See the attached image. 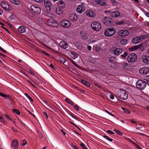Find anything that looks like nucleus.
<instances>
[{"label":"nucleus","mask_w":149,"mask_h":149,"mask_svg":"<svg viewBox=\"0 0 149 149\" xmlns=\"http://www.w3.org/2000/svg\"><path fill=\"white\" fill-rule=\"evenodd\" d=\"M1 5L2 7L5 9V8H6V7H7L9 4L7 2L2 1L1 3Z\"/></svg>","instance_id":"nucleus-23"},{"label":"nucleus","mask_w":149,"mask_h":149,"mask_svg":"<svg viewBox=\"0 0 149 149\" xmlns=\"http://www.w3.org/2000/svg\"><path fill=\"white\" fill-rule=\"evenodd\" d=\"M38 134L40 138L42 139V133L40 132H38Z\"/></svg>","instance_id":"nucleus-53"},{"label":"nucleus","mask_w":149,"mask_h":149,"mask_svg":"<svg viewBox=\"0 0 149 149\" xmlns=\"http://www.w3.org/2000/svg\"><path fill=\"white\" fill-rule=\"evenodd\" d=\"M127 42V40L126 39H123L120 41V44L122 45H125Z\"/></svg>","instance_id":"nucleus-31"},{"label":"nucleus","mask_w":149,"mask_h":149,"mask_svg":"<svg viewBox=\"0 0 149 149\" xmlns=\"http://www.w3.org/2000/svg\"><path fill=\"white\" fill-rule=\"evenodd\" d=\"M59 45L61 47L64 49L68 47L67 43L64 41H62L60 42L59 44Z\"/></svg>","instance_id":"nucleus-20"},{"label":"nucleus","mask_w":149,"mask_h":149,"mask_svg":"<svg viewBox=\"0 0 149 149\" xmlns=\"http://www.w3.org/2000/svg\"><path fill=\"white\" fill-rule=\"evenodd\" d=\"M65 5L63 3V1H60L58 5Z\"/></svg>","instance_id":"nucleus-60"},{"label":"nucleus","mask_w":149,"mask_h":149,"mask_svg":"<svg viewBox=\"0 0 149 149\" xmlns=\"http://www.w3.org/2000/svg\"><path fill=\"white\" fill-rule=\"evenodd\" d=\"M118 96L121 99L125 100L128 97V95L125 90L120 89L118 93Z\"/></svg>","instance_id":"nucleus-2"},{"label":"nucleus","mask_w":149,"mask_h":149,"mask_svg":"<svg viewBox=\"0 0 149 149\" xmlns=\"http://www.w3.org/2000/svg\"><path fill=\"white\" fill-rule=\"evenodd\" d=\"M74 107L78 111L79 109V107L77 105H74Z\"/></svg>","instance_id":"nucleus-51"},{"label":"nucleus","mask_w":149,"mask_h":149,"mask_svg":"<svg viewBox=\"0 0 149 149\" xmlns=\"http://www.w3.org/2000/svg\"><path fill=\"white\" fill-rule=\"evenodd\" d=\"M109 13H110V16L115 18L118 17L120 15V13L118 11H114L110 12V11H109Z\"/></svg>","instance_id":"nucleus-11"},{"label":"nucleus","mask_w":149,"mask_h":149,"mask_svg":"<svg viewBox=\"0 0 149 149\" xmlns=\"http://www.w3.org/2000/svg\"><path fill=\"white\" fill-rule=\"evenodd\" d=\"M123 51V49L119 48H117L114 49L113 51L114 55L118 56Z\"/></svg>","instance_id":"nucleus-15"},{"label":"nucleus","mask_w":149,"mask_h":149,"mask_svg":"<svg viewBox=\"0 0 149 149\" xmlns=\"http://www.w3.org/2000/svg\"><path fill=\"white\" fill-rule=\"evenodd\" d=\"M116 30L113 27H111L106 29L104 34L106 36L110 37L113 36Z\"/></svg>","instance_id":"nucleus-4"},{"label":"nucleus","mask_w":149,"mask_h":149,"mask_svg":"<svg viewBox=\"0 0 149 149\" xmlns=\"http://www.w3.org/2000/svg\"><path fill=\"white\" fill-rule=\"evenodd\" d=\"M85 10V7L83 4H81L78 6L76 9V11L79 13H82Z\"/></svg>","instance_id":"nucleus-13"},{"label":"nucleus","mask_w":149,"mask_h":149,"mask_svg":"<svg viewBox=\"0 0 149 149\" xmlns=\"http://www.w3.org/2000/svg\"><path fill=\"white\" fill-rule=\"evenodd\" d=\"M60 24L63 27L67 28L70 26L71 24L70 22L69 21L64 20L60 22Z\"/></svg>","instance_id":"nucleus-9"},{"label":"nucleus","mask_w":149,"mask_h":149,"mask_svg":"<svg viewBox=\"0 0 149 149\" xmlns=\"http://www.w3.org/2000/svg\"><path fill=\"white\" fill-rule=\"evenodd\" d=\"M29 72L31 74L33 75H34L35 74L31 70H29Z\"/></svg>","instance_id":"nucleus-64"},{"label":"nucleus","mask_w":149,"mask_h":149,"mask_svg":"<svg viewBox=\"0 0 149 149\" xmlns=\"http://www.w3.org/2000/svg\"><path fill=\"white\" fill-rule=\"evenodd\" d=\"M135 47L136 48V49H140L142 51H143L144 49L143 45L142 44H140L137 45H135Z\"/></svg>","instance_id":"nucleus-25"},{"label":"nucleus","mask_w":149,"mask_h":149,"mask_svg":"<svg viewBox=\"0 0 149 149\" xmlns=\"http://www.w3.org/2000/svg\"><path fill=\"white\" fill-rule=\"evenodd\" d=\"M11 146L14 149H18V141L15 139L11 142Z\"/></svg>","instance_id":"nucleus-12"},{"label":"nucleus","mask_w":149,"mask_h":149,"mask_svg":"<svg viewBox=\"0 0 149 149\" xmlns=\"http://www.w3.org/2000/svg\"><path fill=\"white\" fill-rule=\"evenodd\" d=\"M76 88L78 90H79V91H81V92H82L84 93V91L82 89L80 88H79V87H76Z\"/></svg>","instance_id":"nucleus-61"},{"label":"nucleus","mask_w":149,"mask_h":149,"mask_svg":"<svg viewBox=\"0 0 149 149\" xmlns=\"http://www.w3.org/2000/svg\"><path fill=\"white\" fill-rule=\"evenodd\" d=\"M81 81L82 83L88 86H89L90 85V84L86 81H85L84 80L81 79Z\"/></svg>","instance_id":"nucleus-32"},{"label":"nucleus","mask_w":149,"mask_h":149,"mask_svg":"<svg viewBox=\"0 0 149 149\" xmlns=\"http://www.w3.org/2000/svg\"><path fill=\"white\" fill-rule=\"evenodd\" d=\"M11 2L13 4L19 5L20 4V2L18 0H10Z\"/></svg>","instance_id":"nucleus-30"},{"label":"nucleus","mask_w":149,"mask_h":149,"mask_svg":"<svg viewBox=\"0 0 149 149\" xmlns=\"http://www.w3.org/2000/svg\"><path fill=\"white\" fill-rule=\"evenodd\" d=\"M56 13L60 15L61 14H62L63 12V10L61 8V7H59L56 8Z\"/></svg>","instance_id":"nucleus-26"},{"label":"nucleus","mask_w":149,"mask_h":149,"mask_svg":"<svg viewBox=\"0 0 149 149\" xmlns=\"http://www.w3.org/2000/svg\"><path fill=\"white\" fill-rule=\"evenodd\" d=\"M44 4L45 6H47L49 8V10L50 11L51 10L50 6L52 5V3L49 0H44Z\"/></svg>","instance_id":"nucleus-18"},{"label":"nucleus","mask_w":149,"mask_h":149,"mask_svg":"<svg viewBox=\"0 0 149 149\" xmlns=\"http://www.w3.org/2000/svg\"><path fill=\"white\" fill-rule=\"evenodd\" d=\"M118 33V35L120 36H124L128 35L129 33V32L126 30H122L119 31Z\"/></svg>","instance_id":"nucleus-14"},{"label":"nucleus","mask_w":149,"mask_h":149,"mask_svg":"<svg viewBox=\"0 0 149 149\" xmlns=\"http://www.w3.org/2000/svg\"><path fill=\"white\" fill-rule=\"evenodd\" d=\"M0 95L4 97H7L8 98H11V97L10 95H6L1 92H0Z\"/></svg>","instance_id":"nucleus-33"},{"label":"nucleus","mask_w":149,"mask_h":149,"mask_svg":"<svg viewBox=\"0 0 149 149\" xmlns=\"http://www.w3.org/2000/svg\"><path fill=\"white\" fill-rule=\"evenodd\" d=\"M81 37L83 39L86 40L88 39L87 34L85 33H81Z\"/></svg>","instance_id":"nucleus-28"},{"label":"nucleus","mask_w":149,"mask_h":149,"mask_svg":"<svg viewBox=\"0 0 149 149\" xmlns=\"http://www.w3.org/2000/svg\"><path fill=\"white\" fill-rule=\"evenodd\" d=\"M103 23L108 26H111L113 25V21L112 19L108 17H104L102 19Z\"/></svg>","instance_id":"nucleus-5"},{"label":"nucleus","mask_w":149,"mask_h":149,"mask_svg":"<svg viewBox=\"0 0 149 149\" xmlns=\"http://www.w3.org/2000/svg\"><path fill=\"white\" fill-rule=\"evenodd\" d=\"M70 62H71L76 67L79 69H81V67L79 65L77 64L75 62L73 61L71 59L70 61Z\"/></svg>","instance_id":"nucleus-29"},{"label":"nucleus","mask_w":149,"mask_h":149,"mask_svg":"<svg viewBox=\"0 0 149 149\" xmlns=\"http://www.w3.org/2000/svg\"><path fill=\"white\" fill-rule=\"evenodd\" d=\"M146 84V81L141 80H138L136 83V87L141 90H143L145 88Z\"/></svg>","instance_id":"nucleus-1"},{"label":"nucleus","mask_w":149,"mask_h":149,"mask_svg":"<svg viewBox=\"0 0 149 149\" xmlns=\"http://www.w3.org/2000/svg\"><path fill=\"white\" fill-rule=\"evenodd\" d=\"M91 26L94 30L98 31L101 29L102 26L101 24L97 22H94L91 24Z\"/></svg>","instance_id":"nucleus-3"},{"label":"nucleus","mask_w":149,"mask_h":149,"mask_svg":"<svg viewBox=\"0 0 149 149\" xmlns=\"http://www.w3.org/2000/svg\"><path fill=\"white\" fill-rule=\"evenodd\" d=\"M132 42L133 43L136 44L139 42V39L138 37H135L132 40Z\"/></svg>","instance_id":"nucleus-27"},{"label":"nucleus","mask_w":149,"mask_h":149,"mask_svg":"<svg viewBox=\"0 0 149 149\" xmlns=\"http://www.w3.org/2000/svg\"><path fill=\"white\" fill-rule=\"evenodd\" d=\"M143 61L146 63H149V56L143 55L142 57Z\"/></svg>","instance_id":"nucleus-17"},{"label":"nucleus","mask_w":149,"mask_h":149,"mask_svg":"<svg viewBox=\"0 0 149 149\" xmlns=\"http://www.w3.org/2000/svg\"><path fill=\"white\" fill-rule=\"evenodd\" d=\"M107 132L111 134H113L114 133V132L110 130H108Z\"/></svg>","instance_id":"nucleus-59"},{"label":"nucleus","mask_w":149,"mask_h":149,"mask_svg":"<svg viewBox=\"0 0 149 149\" xmlns=\"http://www.w3.org/2000/svg\"><path fill=\"white\" fill-rule=\"evenodd\" d=\"M27 142L25 139H24L22 141V146H24L26 144Z\"/></svg>","instance_id":"nucleus-52"},{"label":"nucleus","mask_w":149,"mask_h":149,"mask_svg":"<svg viewBox=\"0 0 149 149\" xmlns=\"http://www.w3.org/2000/svg\"><path fill=\"white\" fill-rule=\"evenodd\" d=\"M103 136L107 140H109V141H112L113 140V139H110L106 135H103Z\"/></svg>","instance_id":"nucleus-45"},{"label":"nucleus","mask_w":149,"mask_h":149,"mask_svg":"<svg viewBox=\"0 0 149 149\" xmlns=\"http://www.w3.org/2000/svg\"><path fill=\"white\" fill-rule=\"evenodd\" d=\"M111 2L113 5H115L116 3V1L115 0H111Z\"/></svg>","instance_id":"nucleus-54"},{"label":"nucleus","mask_w":149,"mask_h":149,"mask_svg":"<svg viewBox=\"0 0 149 149\" xmlns=\"http://www.w3.org/2000/svg\"><path fill=\"white\" fill-rule=\"evenodd\" d=\"M71 54H72V58L73 59H75L76 58L78 57V55L77 53L75 52H71Z\"/></svg>","instance_id":"nucleus-24"},{"label":"nucleus","mask_w":149,"mask_h":149,"mask_svg":"<svg viewBox=\"0 0 149 149\" xmlns=\"http://www.w3.org/2000/svg\"><path fill=\"white\" fill-rule=\"evenodd\" d=\"M129 50L130 51H134L136 49V47H135V46H132L131 47H130V48H128Z\"/></svg>","instance_id":"nucleus-36"},{"label":"nucleus","mask_w":149,"mask_h":149,"mask_svg":"<svg viewBox=\"0 0 149 149\" xmlns=\"http://www.w3.org/2000/svg\"><path fill=\"white\" fill-rule=\"evenodd\" d=\"M34 1H35L36 2L39 3H41L44 0H34Z\"/></svg>","instance_id":"nucleus-55"},{"label":"nucleus","mask_w":149,"mask_h":149,"mask_svg":"<svg viewBox=\"0 0 149 149\" xmlns=\"http://www.w3.org/2000/svg\"><path fill=\"white\" fill-rule=\"evenodd\" d=\"M26 28L24 26H20L17 29L18 31L21 33L25 32Z\"/></svg>","instance_id":"nucleus-19"},{"label":"nucleus","mask_w":149,"mask_h":149,"mask_svg":"<svg viewBox=\"0 0 149 149\" xmlns=\"http://www.w3.org/2000/svg\"><path fill=\"white\" fill-rule=\"evenodd\" d=\"M0 50L3 52L4 53H6L7 51L3 49H2L1 47H0Z\"/></svg>","instance_id":"nucleus-58"},{"label":"nucleus","mask_w":149,"mask_h":149,"mask_svg":"<svg viewBox=\"0 0 149 149\" xmlns=\"http://www.w3.org/2000/svg\"><path fill=\"white\" fill-rule=\"evenodd\" d=\"M65 100V101L67 102H68V103L70 104L71 105H73V103L71 101V100H70V99H68V98H66Z\"/></svg>","instance_id":"nucleus-41"},{"label":"nucleus","mask_w":149,"mask_h":149,"mask_svg":"<svg viewBox=\"0 0 149 149\" xmlns=\"http://www.w3.org/2000/svg\"><path fill=\"white\" fill-rule=\"evenodd\" d=\"M80 146L83 149H88L85 145L83 143H81Z\"/></svg>","instance_id":"nucleus-39"},{"label":"nucleus","mask_w":149,"mask_h":149,"mask_svg":"<svg viewBox=\"0 0 149 149\" xmlns=\"http://www.w3.org/2000/svg\"><path fill=\"white\" fill-rule=\"evenodd\" d=\"M114 59V58L112 57H110L109 58V61L111 63H113V61Z\"/></svg>","instance_id":"nucleus-44"},{"label":"nucleus","mask_w":149,"mask_h":149,"mask_svg":"<svg viewBox=\"0 0 149 149\" xmlns=\"http://www.w3.org/2000/svg\"><path fill=\"white\" fill-rule=\"evenodd\" d=\"M70 19L73 21H75L77 19V16L75 14H71L70 15Z\"/></svg>","instance_id":"nucleus-21"},{"label":"nucleus","mask_w":149,"mask_h":149,"mask_svg":"<svg viewBox=\"0 0 149 149\" xmlns=\"http://www.w3.org/2000/svg\"><path fill=\"white\" fill-rule=\"evenodd\" d=\"M4 116L8 119L9 120H12V119H11L9 117V116L7 115H6V114H5L4 115Z\"/></svg>","instance_id":"nucleus-63"},{"label":"nucleus","mask_w":149,"mask_h":149,"mask_svg":"<svg viewBox=\"0 0 149 149\" xmlns=\"http://www.w3.org/2000/svg\"><path fill=\"white\" fill-rule=\"evenodd\" d=\"M149 72V68L147 67H143L140 68L139 70V73L143 75L146 74L148 73Z\"/></svg>","instance_id":"nucleus-10"},{"label":"nucleus","mask_w":149,"mask_h":149,"mask_svg":"<svg viewBox=\"0 0 149 149\" xmlns=\"http://www.w3.org/2000/svg\"><path fill=\"white\" fill-rule=\"evenodd\" d=\"M30 9L36 14L39 15L40 13L41 9L39 7L32 5L30 6Z\"/></svg>","instance_id":"nucleus-8"},{"label":"nucleus","mask_w":149,"mask_h":149,"mask_svg":"<svg viewBox=\"0 0 149 149\" xmlns=\"http://www.w3.org/2000/svg\"><path fill=\"white\" fill-rule=\"evenodd\" d=\"M114 131H115L118 134L121 136L123 134V133L120 132L119 130L114 129L113 130Z\"/></svg>","instance_id":"nucleus-46"},{"label":"nucleus","mask_w":149,"mask_h":149,"mask_svg":"<svg viewBox=\"0 0 149 149\" xmlns=\"http://www.w3.org/2000/svg\"><path fill=\"white\" fill-rule=\"evenodd\" d=\"M96 2L97 3L102 6H105L107 5V3L104 2V1L101 0H97Z\"/></svg>","instance_id":"nucleus-22"},{"label":"nucleus","mask_w":149,"mask_h":149,"mask_svg":"<svg viewBox=\"0 0 149 149\" xmlns=\"http://www.w3.org/2000/svg\"><path fill=\"white\" fill-rule=\"evenodd\" d=\"M122 109L124 111V112L125 113H127L128 114H129L130 113V111L129 110L127 109H125V108H122Z\"/></svg>","instance_id":"nucleus-38"},{"label":"nucleus","mask_w":149,"mask_h":149,"mask_svg":"<svg viewBox=\"0 0 149 149\" xmlns=\"http://www.w3.org/2000/svg\"><path fill=\"white\" fill-rule=\"evenodd\" d=\"M128 55V53L127 52H125L123 54H122L121 56L123 58H125Z\"/></svg>","instance_id":"nucleus-40"},{"label":"nucleus","mask_w":149,"mask_h":149,"mask_svg":"<svg viewBox=\"0 0 149 149\" xmlns=\"http://www.w3.org/2000/svg\"><path fill=\"white\" fill-rule=\"evenodd\" d=\"M69 115L70 116H71L73 118H74L77 119H78V118L74 116V114L72 113H70L69 114Z\"/></svg>","instance_id":"nucleus-49"},{"label":"nucleus","mask_w":149,"mask_h":149,"mask_svg":"<svg viewBox=\"0 0 149 149\" xmlns=\"http://www.w3.org/2000/svg\"><path fill=\"white\" fill-rule=\"evenodd\" d=\"M43 114L45 116V117L46 118H48V116L46 112H44L43 113Z\"/></svg>","instance_id":"nucleus-56"},{"label":"nucleus","mask_w":149,"mask_h":149,"mask_svg":"<svg viewBox=\"0 0 149 149\" xmlns=\"http://www.w3.org/2000/svg\"><path fill=\"white\" fill-rule=\"evenodd\" d=\"M47 24L49 26L57 27L58 25V23L55 20L52 19H49L47 21Z\"/></svg>","instance_id":"nucleus-7"},{"label":"nucleus","mask_w":149,"mask_h":149,"mask_svg":"<svg viewBox=\"0 0 149 149\" xmlns=\"http://www.w3.org/2000/svg\"><path fill=\"white\" fill-rule=\"evenodd\" d=\"M25 95L32 102H33V99L28 94H27V93H25Z\"/></svg>","instance_id":"nucleus-42"},{"label":"nucleus","mask_w":149,"mask_h":149,"mask_svg":"<svg viewBox=\"0 0 149 149\" xmlns=\"http://www.w3.org/2000/svg\"><path fill=\"white\" fill-rule=\"evenodd\" d=\"M59 61L63 63H64L66 61V60L63 58H60L59 59Z\"/></svg>","instance_id":"nucleus-43"},{"label":"nucleus","mask_w":149,"mask_h":149,"mask_svg":"<svg viewBox=\"0 0 149 149\" xmlns=\"http://www.w3.org/2000/svg\"><path fill=\"white\" fill-rule=\"evenodd\" d=\"M137 57L136 54L132 53L129 54L127 58V60L129 63H132L136 61Z\"/></svg>","instance_id":"nucleus-6"},{"label":"nucleus","mask_w":149,"mask_h":149,"mask_svg":"<svg viewBox=\"0 0 149 149\" xmlns=\"http://www.w3.org/2000/svg\"><path fill=\"white\" fill-rule=\"evenodd\" d=\"M86 14L87 16L92 17H94L96 16L94 13L89 10L86 11Z\"/></svg>","instance_id":"nucleus-16"},{"label":"nucleus","mask_w":149,"mask_h":149,"mask_svg":"<svg viewBox=\"0 0 149 149\" xmlns=\"http://www.w3.org/2000/svg\"><path fill=\"white\" fill-rule=\"evenodd\" d=\"M149 37V34L141 36V38L143 40Z\"/></svg>","instance_id":"nucleus-34"},{"label":"nucleus","mask_w":149,"mask_h":149,"mask_svg":"<svg viewBox=\"0 0 149 149\" xmlns=\"http://www.w3.org/2000/svg\"><path fill=\"white\" fill-rule=\"evenodd\" d=\"M50 66L51 68H53V69L54 70H55L56 69V67H54V65L52 64H50Z\"/></svg>","instance_id":"nucleus-62"},{"label":"nucleus","mask_w":149,"mask_h":149,"mask_svg":"<svg viewBox=\"0 0 149 149\" xmlns=\"http://www.w3.org/2000/svg\"><path fill=\"white\" fill-rule=\"evenodd\" d=\"M116 24H117L118 25H121V24H123L124 23V22L122 20L121 21H118V22H117L116 23Z\"/></svg>","instance_id":"nucleus-48"},{"label":"nucleus","mask_w":149,"mask_h":149,"mask_svg":"<svg viewBox=\"0 0 149 149\" xmlns=\"http://www.w3.org/2000/svg\"><path fill=\"white\" fill-rule=\"evenodd\" d=\"M6 8H5V10L6 11H11L12 9V8L11 6L10 5H8L7 7H6Z\"/></svg>","instance_id":"nucleus-35"},{"label":"nucleus","mask_w":149,"mask_h":149,"mask_svg":"<svg viewBox=\"0 0 149 149\" xmlns=\"http://www.w3.org/2000/svg\"><path fill=\"white\" fill-rule=\"evenodd\" d=\"M13 111L16 113L17 115H19L20 114V112L17 109H13Z\"/></svg>","instance_id":"nucleus-37"},{"label":"nucleus","mask_w":149,"mask_h":149,"mask_svg":"<svg viewBox=\"0 0 149 149\" xmlns=\"http://www.w3.org/2000/svg\"><path fill=\"white\" fill-rule=\"evenodd\" d=\"M71 146L72 148L73 149H79L77 147L74 145L72 144H71Z\"/></svg>","instance_id":"nucleus-50"},{"label":"nucleus","mask_w":149,"mask_h":149,"mask_svg":"<svg viewBox=\"0 0 149 149\" xmlns=\"http://www.w3.org/2000/svg\"><path fill=\"white\" fill-rule=\"evenodd\" d=\"M128 65V64L127 63H123L122 64V66L124 69H126L127 68V67Z\"/></svg>","instance_id":"nucleus-47"},{"label":"nucleus","mask_w":149,"mask_h":149,"mask_svg":"<svg viewBox=\"0 0 149 149\" xmlns=\"http://www.w3.org/2000/svg\"><path fill=\"white\" fill-rule=\"evenodd\" d=\"M11 129L12 130L15 132H18V130H17L16 129H15V128L13 127H11Z\"/></svg>","instance_id":"nucleus-57"}]
</instances>
